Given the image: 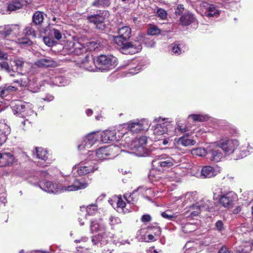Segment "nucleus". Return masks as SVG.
<instances>
[{
    "mask_svg": "<svg viewBox=\"0 0 253 253\" xmlns=\"http://www.w3.org/2000/svg\"><path fill=\"white\" fill-rule=\"evenodd\" d=\"M131 30L128 26H123L118 30L119 36L114 38V42L120 47L121 52L124 54H133L142 49L141 42L139 41L126 42L131 36Z\"/></svg>",
    "mask_w": 253,
    "mask_h": 253,
    "instance_id": "nucleus-1",
    "label": "nucleus"
},
{
    "mask_svg": "<svg viewBox=\"0 0 253 253\" xmlns=\"http://www.w3.org/2000/svg\"><path fill=\"white\" fill-rule=\"evenodd\" d=\"M120 151L122 150L116 145L102 147L98 149L96 152H89L88 159L96 161L97 158L99 160L113 158L117 156Z\"/></svg>",
    "mask_w": 253,
    "mask_h": 253,
    "instance_id": "nucleus-2",
    "label": "nucleus"
},
{
    "mask_svg": "<svg viewBox=\"0 0 253 253\" xmlns=\"http://www.w3.org/2000/svg\"><path fill=\"white\" fill-rule=\"evenodd\" d=\"M181 156L179 154H171L168 155L166 154L157 156L152 161L153 166L160 167L163 169H167L177 165L181 162Z\"/></svg>",
    "mask_w": 253,
    "mask_h": 253,
    "instance_id": "nucleus-3",
    "label": "nucleus"
},
{
    "mask_svg": "<svg viewBox=\"0 0 253 253\" xmlns=\"http://www.w3.org/2000/svg\"><path fill=\"white\" fill-rule=\"evenodd\" d=\"M147 138L142 136L133 140L127 147L132 151V153L139 157H144L149 154V150L146 147Z\"/></svg>",
    "mask_w": 253,
    "mask_h": 253,
    "instance_id": "nucleus-4",
    "label": "nucleus"
},
{
    "mask_svg": "<svg viewBox=\"0 0 253 253\" xmlns=\"http://www.w3.org/2000/svg\"><path fill=\"white\" fill-rule=\"evenodd\" d=\"M168 120V119H162L161 117L154 120L153 122L156 124L153 129L154 135L161 136L169 132L170 133L174 129V127ZM170 134L171 135L172 133H170Z\"/></svg>",
    "mask_w": 253,
    "mask_h": 253,
    "instance_id": "nucleus-5",
    "label": "nucleus"
},
{
    "mask_svg": "<svg viewBox=\"0 0 253 253\" xmlns=\"http://www.w3.org/2000/svg\"><path fill=\"white\" fill-rule=\"evenodd\" d=\"M117 59L110 55H101L97 59L98 68L101 71L109 70L115 66Z\"/></svg>",
    "mask_w": 253,
    "mask_h": 253,
    "instance_id": "nucleus-6",
    "label": "nucleus"
},
{
    "mask_svg": "<svg viewBox=\"0 0 253 253\" xmlns=\"http://www.w3.org/2000/svg\"><path fill=\"white\" fill-rule=\"evenodd\" d=\"M32 105L29 103H22L21 102H18L14 106H12V110L14 114L17 116L26 117V113L25 110L30 109L29 115H33L34 114V112L32 110Z\"/></svg>",
    "mask_w": 253,
    "mask_h": 253,
    "instance_id": "nucleus-7",
    "label": "nucleus"
},
{
    "mask_svg": "<svg viewBox=\"0 0 253 253\" xmlns=\"http://www.w3.org/2000/svg\"><path fill=\"white\" fill-rule=\"evenodd\" d=\"M238 145L239 142L237 140H222L218 144V148L227 154L234 152Z\"/></svg>",
    "mask_w": 253,
    "mask_h": 253,
    "instance_id": "nucleus-8",
    "label": "nucleus"
},
{
    "mask_svg": "<svg viewBox=\"0 0 253 253\" xmlns=\"http://www.w3.org/2000/svg\"><path fill=\"white\" fill-rule=\"evenodd\" d=\"M236 199L237 195L235 192L233 191H230L225 194L221 195L219 198V201L223 207L231 208Z\"/></svg>",
    "mask_w": 253,
    "mask_h": 253,
    "instance_id": "nucleus-9",
    "label": "nucleus"
},
{
    "mask_svg": "<svg viewBox=\"0 0 253 253\" xmlns=\"http://www.w3.org/2000/svg\"><path fill=\"white\" fill-rule=\"evenodd\" d=\"M220 172L218 168H213L210 166L203 167L201 170L200 177L202 178H210L216 176Z\"/></svg>",
    "mask_w": 253,
    "mask_h": 253,
    "instance_id": "nucleus-10",
    "label": "nucleus"
},
{
    "mask_svg": "<svg viewBox=\"0 0 253 253\" xmlns=\"http://www.w3.org/2000/svg\"><path fill=\"white\" fill-rule=\"evenodd\" d=\"M14 161V156L11 153L4 151L0 152V167L10 166Z\"/></svg>",
    "mask_w": 253,
    "mask_h": 253,
    "instance_id": "nucleus-11",
    "label": "nucleus"
},
{
    "mask_svg": "<svg viewBox=\"0 0 253 253\" xmlns=\"http://www.w3.org/2000/svg\"><path fill=\"white\" fill-rule=\"evenodd\" d=\"M98 137L97 134L92 132L86 135L82 144L78 146V148L82 150L84 148H89L98 140Z\"/></svg>",
    "mask_w": 253,
    "mask_h": 253,
    "instance_id": "nucleus-12",
    "label": "nucleus"
},
{
    "mask_svg": "<svg viewBox=\"0 0 253 253\" xmlns=\"http://www.w3.org/2000/svg\"><path fill=\"white\" fill-rule=\"evenodd\" d=\"M149 124L145 120L131 122L128 125L129 130L133 133H137L142 130L147 128Z\"/></svg>",
    "mask_w": 253,
    "mask_h": 253,
    "instance_id": "nucleus-13",
    "label": "nucleus"
},
{
    "mask_svg": "<svg viewBox=\"0 0 253 253\" xmlns=\"http://www.w3.org/2000/svg\"><path fill=\"white\" fill-rule=\"evenodd\" d=\"M35 65L40 68L55 67L57 66V62L52 58L46 57L37 60Z\"/></svg>",
    "mask_w": 253,
    "mask_h": 253,
    "instance_id": "nucleus-14",
    "label": "nucleus"
},
{
    "mask_svg": "<svg viewBox=\"0 0 253 253\" xmlns=\"http://www.w3.org/2000/svg\"><path fill=\"white\" fill-rule=\"evenodd\" d=\"M85 161L86 165L84 166V164H81V166L78 168L77 172L79 175H84L93 172L98 169L96 166L89 165L88 162L90 160L88 159V157ZM91 161H93L92 160Z\"/></svg>",
    "mask_w": 253,
    "mask_h": 253,
    "instance_id": "nucleus-15",
    "label": "nucleus"
},
{
    "mask_svg": "<svg viewBox=\"0 0 253 253\" xmlns=\"http://www.w3.org/2000/svg\"><path fill=\"white\" fill-rule=\"evenodd\" d=\"M32 0H13L7 3V10L13 11L21 8L23 5L31 3Z\"/></svg>",
    "mask_w": 253,
    "mask_h": 253,
    "instance_id": "nucleus-16",
    "label": "nucleus"
},
{
    "mask_svg": "<svg viewBox=\"0 0 253 253\" xmlns=\"http://www.w3.org/2000/svg\"><path fill=\"white\" fill-rule=\"evenodd\" d=\"M201 6L203 9V11L205 10L204 13L206 16L208 17H213L214 16H216L219 14L218 10L214 5L209 4L207 2H202Z\"/></svg>",
    "mask_w": 253,
    "mask_h": 253,
    "instance_id": "nucleus-17",
    "label": "nucleus"
},
{
    "mask_svg": "<svg viewBox=\"0 0 253 253\" xmlns=\"http://www.w3.org/2000/svg\"><path fill=\"white\" fill-rule=\"evenodd\" d=\"M87 19L90 22L93 23L97 29L101 30L104 29V18L102 16L93 15L88 16Z\"/></svg>",
    "mask_w": 253,
    "mask_h": 253,
    "instance_id": "nucleus-18",
    "label": "nucleus"
},
{
    "mask_svg": "<svg viewBox=\"0 0 253 253\" xmlns=\"http://www.w3.org/2000/svg\"><path fill=\"white\" fill-rule=\"evenodd\" d=\"M82 67L85 70L89 71H96V66L95 65L94 59L92 57H89L86 55L85 58L82 62Z\"/></svg>",
    "mask_w": 253,
    "mask_h": 253,
    "instance_id": "nucleus-19",
    "label": "nucleus"
},
{
    "mask_svg": "<svg viewBox=\"0 0 253 253\" xmlns=\"http://www.w3.org/2000/svg\"><path fill=\"white\" fill-rule=\"evenodd\" d=\"M10 128L5 123H0V146L7 139V135L10 133Z\"/></svg>",
    "mask_w": 253,
    "mask_h": 253,
    "instance_id": "nucleus-20",
    "label": "nucleus"
},
{
    "mask_svg": "<svg viewBox=\"0 0 253 253\" xmlns=\"http://www.w3.org/2000/svg\"><path fill=\"white\" fill-rule=\"evenodd\" d=\"M117 139L115 130H106L101 134V140L103 143H108Z\"/></svg>",
    "mask_w": 253,
    "mask_h": 253,
    "instance_id": "nucleus-21",
    "label": "nucleus"
},
{
    "mask_svg": "<svg viewBox=\"0 0 253 253\" xmlns=\"http://www.w3.org/2000/svg\"><path fill=\"white\" fill-rule=\"evenodd\" d=\"M195 20L193 15L189 12L185 13L180 18V24L182 26H188Z\"/></svg>",
    "mask_w": 253,
    "mask_h": 253,
    "instance_id": "nucleus-22",
    "label": "nucleus"
},
{
    "mask_svg": "<svg viewBox=\"0 0 253 253\" xmlns=\"http://www.w3.org/2000/svg\"><path fill=\"white\" fill-rule=\"evenodd\" d=\"M35 150V153H34V155H36L38 159L44 162L47 160L48 158L47 152L45 149L42 147H36Z\"/></svg>",
    "mask_w": 253,
    "mask_h": 253,
    "instance_id": "nucleus-23",
    "label": "nucleus"
},
{
    "mask_svg": "<svg viewBox=\"0 0 253 253\" xmlns=\"http://www.w3.org/2000/svg\"><path fill=\"white\" fill-rule=\"evenodd\" d=\"M211 160L214 162H219L223 158L221 151L216 148L212 149L211 151Z\"/></svg>",
    "mask_w": 253,
    "mask_h": 253,
    "instance_id": "nucleus-24",
    "label": "nucleus"
},
{
    "mask_svg": "<svg viewBox=\"0 0 253 253\" xmlns=\"http://www.w3.org/2000/svg\"><path fill=\"white\" fill-rule=\"evenodd\" d=\"M88 185L87 183L84 181H80L77 180L75 181L73 184L68 186V188H71L70 190H79L82 189H85L87 188Z\"/></svg>",
    "mask_w": 253,
    "mask_h": 253,
    "instance_id": "nucleus-25",
    "label": "nucleus"
},
{
    "mask_svg": "<svg viewBox=\"0 0 253 253\" xmlns=\"http://www.w3.org/2000/svg\"><path fill=\"white\" fill-rule=\"evenodd\" d=\"M149 178L152 181H157L162 178L161 170L152 169L148 175Z\"/></svg>",
    "mask_w": 253,
    "mask_h": 253,
    "instance_id": "nucleus-26",
    "label": "nucleus"
},
{
    "mask_svg": "<svg viewBox=\"0 0 253 253\" xmlns=\"http://www.w3.org/2000/svg\"><path fill=\"white\" fill-rule=\"evenodd\" d=\"M86 47L90 51L100 50L103 47V44L99 41H93L88 42L86 43Z\"/></svg>",
    "mask_w": 253,
    "mask_h": 253,
    "instance_id": "nucleus-27",
    "label": "nucleus"
},
{
    "mask_svg": "<svg viewBox=\"0 0 253 253\" xmlns=\"http://www.w3.org/2000/svg\"><path fill=\"white\" fill-rule=\"evenodd\" d=\"M43 19V13L40 11L36 12L33 16V22L36 25H41Z\"/></svg>",
    "mask_w": 253,
    "mask_h": 253,
    "instance_id": "nucleus-28",
    "label": "nucleus"
},
{
    "mask_svg": "<svg viewBox=\"0 0 253 253\" xmlns=\"http://www.w3.org/2000/svg\"><path fill=\"white\" fill-rule=\"evenodd\" d=\"M84 46L78 42H76L74 50L72 54L79 55L84 53L85 51Z\"/></svg>",
    "mask_w": 253,
    "mask_h": 253,
    "instance_id": "nucleus-29",
    "label": "nucleus"
},
{
    "mask_svg": "<svg viewBox=\"0 0 253 253\" xmlns=\"http://www.w3.org/2000/svg\"><path fill=\"white\" fill-rule=\"evenodd\" d=\"M116 208L117 211L119 212L124 213V209L126 206V203L123 201L121 196L116 198Z\"/></svg>",
    "mask_w": 253,
    "mask_h": 253,
    "instance_id": "nucleus-30",
    "label": "nucleus"
},
{
    "mask_svg": "<svg viewBox=\"0 0 253 253\" xmlns=\"http://www.w3.org/2000/svg\"><path fill=\"white\" fill-rule=\"evenodd\" d=\"M178 142L183 146H188L195 145L196 141L194 139H189L187 136H183L179 138Z\"/></svg>",
    "mask_w": 253,
    "mask_h": 253,
    "instance_id": "nucleus-31",
    "label": "nucleus"
},
{
    "mask_svg": "<svg viewBox=\"0 0 253 253\" xmlns=\"http://www.w3.org/2000/svg\"><path fill=\"white\" fill-rule=\"evenodd\" d=\"M188 118H191L194 122H204L208 120L209 117L206 115L191 114L189 115Z\"/></svg>",
    "mask_w": 253,
    "mask_h": 253,
    "instance_id": "nucleus-32",
    "label": "nucleus"
},
{
    "mask_svg": "<svg viewBox=\"0 0 253 253\" xmlns=\"http://www.w3.org/2000/svg\"><path fill=\"white\" fill-rule=\"evenodd\" d=\"M11 34L9 25L0 26V38H6Z\"/></svg>",
    "mask_w": 253,
    "mask_h": 253,
    "instance_id": "nucleus-33",
    "label": "nucleus"
},
{
    "mask_svg": "<svg viewBox=\"0 0 253 253\" xmlns=\"http://www.w3.org/2000/svg\"><path fill=\"white\" fill-rule=\"evenodd\" d=\"M252 250V247L249 243L246 242L237 250L235 253H250Z\"/></svg>",
    "mask_w": 253,
    "mask_h": 253,
    "instance_id": "nucleus-34",
    "label": "nucleus"
},
{
    "mask_svg": "<svg viewBox=\"0 0 253 253\" xmlns=\"http://www.w3.org/2000/svg\"><path fill=\"white\" fill-rule=\"evenodd\" d=\"M148 232L152 233L157 238H159L161 234V228L160 226L156 225L153 226H149L147 227Z\"/></svg>",
    "mask_w": 253,
    "mask_h": 253,
    "instance_id": "nucleus-35",
    "label": "nucleus"
},
{
    "mask_svg": "<svg viewBox=\"0 0 253 253\" xmlns=\"http://www.w3.org/2000/svg\"><path fill=\"white\" fill-rule=\"evenodd\" d=\"M111 4V0H95L92 3L94 6L107 7Z\"/></svg>",
    "mask_w": 253,
    "mask_h": 253,
    "instance_id": "nucleus-36",
    "label": "nucleus"
},
{
    "mask_svg": "<svg viewBox=\"0 0 253 253\" xmlns=\"http://www.w3.org/2000/svg\"><path fill=\"white\" fill-rule=\"evenodd\" d=\"M161 30L155 25H150L147 29V34L150 36H156L161 33Z\"/></svg>",
    "mask_w": 253,
    "mask_h": 253,
    "instance_id": "nucleus-37",
    "label": "nucleus"
},
{
    "mask_svg": "<svg viewBox=\"0 0 253 253\" xmlns=\"http://www.w3.org/2000/svg\"><path fill=\"white\" fill-rule=\"evenodd\" d=\"M17 88L13 86L5 85L0 92V95L1 97L6 96L8 93L11 91H15Z\"/></svg>",
    "mask_w": 253,
    "mask_h": 253,
    "instance_id": "nucleus-38",
    "label": "nucleus"
},
{
    "mask_svg": "<svg viewBox=\"0 0 253 253\" xmlns=\"http://www.w3.org/2000/svg\"><path fill=\"white\" fill-rule=\"evenodd\" d=\"M190 215L192 216H197L201 212V207L197 204L190 207Z\"/></svg>",
    "mask_w": 253,
    "mask_h": 253,
    "instance_id": "nucleus-39",
    "label": "nucleus"
},
{
    "mask_svg": "<svg viewBox=\"0 0 253 253\" xmlns=\"http://www.w3.org/2000/svg\"><path fill=\"white\" fill-rule=\"evenodd\" d=\"M192 153L193 155H197L200 157H204L206 155L207 151L205 148H198L196 149H193L192 150Z\"/></svg>",
    "mask_w": 253,
    "mask_h": 253,
    "instance_id": "nucleus-40",
    "label": "nucleus"
},
{
    "mask_svg": "<svg viewBox=\"0 0 253 253\" xmlns=\"http://www.w3.org/2000/svg\"><path fill=\"white\" fill-rule=\"evenodd\" d=\"M248 148H249L248 150H245V148L244 147H242L241 148V150L239 151V153L238 154V158L237 159H242L246 156H247L249 152H250V149H252V148L250 147V145L248 144Z\"/></svg>",
    "mask_w": 253,
    "mask_h": 253,
    "instance_id": "nucleus-41",
    "label": "nucleus"
},
{
    "mask_svg": "<svg viewBox=\"0 0 253 253\" xmlns=\"http://www.w3.org/2000/svg\"><path fill=\"white\" fill-rule=\"evenodd\" d=\"M86 210L87 214L91 215L97 211V206L96 204H90L86 207Z\"/></svg>",
    "mask_w": 253,
    "mask_h": 253,
    "instance_id": "nucleus-42",
    "label": "nucleus"
},
{
    "mask_svg": "<svg viewBox=\"0 0 253 253\" xmlns=\"http://www.w3.org/2000/svg\"><path fill=\"white\" fill-rule=\"evenodd\" d=\"M15 66L16 67V70L17 72H19L22 71V69L24 67V62L22 59L17 58L14 60Z\"/></svg>",
    "mask_w": 253,
    "mask_h": 253,
    "instance_id": "nucleus-43",
    "label": "nucleus"
},
{
    "mask_svg": "<svg viewBox=\"0 0 253 253\" xmlns=\"http://www.w3.org/2000/svg\"><path fill=\"white\" fill-rule=\"evenodd\" d=\"M23 33L25 35L27 36H32L34 37H36V32L31 26H29L26 27L23 30Z\"/></svg>",
    "mask_w": 253,
    "mask_h": 253,
    "instance_id": "nucleus-44",
    "label": "nucleus"
},
{
    "mask_svg": "<svg viewBox=\"0 0 253 253\" xmlns=\"http://www.w3.org/2000/svg\"><path fill=\"white\" fill-rule=\"evenodd\" d=\"M11 34L14 35L15 36L19 35L20 33V28L19 25H10Z\"/></svg>",
    "mask_w": 253,
    "mask_h": 253,
    "instance_id": "nucleus-45",
    "label": "nucleus"
},
{
    "mask_svg": "<svg viewBox=\"0 0 253 253\" xmlns=\"http://www.w3.org/2000/svg\"><path fill=\"white\" fill-rule=\"evenodd\" d=\"M75 42H75L69 41L65 45L64 48L65 50H67L68 51L69 54H72L75 45Z\"/></svg>",
    "mask_w": 253,
    "mask_h": 253,
    "instance_id": "nucleus-46",
    "label": "nucleus"
},
{
    "mask_svg": "<svg viewBox=\"0 0 253 253\" xmlns=\"http://www.w3.org/2000/svg\"><path fill=\"white\" fill-rule=\"evenodd\" d=\"M42 190L45 188L49 189L52 190L53 189H59L57 184H53L50 181H45L43 183V187H41Z\"/></svg>",
    "mask_w": 253,
    "mask_h": 253,
    "instance_id": "nucleus-47",
    "label": "nucleus"
},
{
    "mask_svg": "<svg viewBox=\"0 0 253 253\" xmlns=\"http://www.w3.org/2000/svg\"><path fill=\"white\" fill-rule=\"evenodd\" d=\"M0 67L3 69L5 70L8 73L10 74V75L11 76H14V75L13 74L14 73L13 71H11L10 69V67L9 66L8 63L6 62H2L0 63Z\"/></svg>",
    "mask_w": 253,
    "mask_h": 253,
    "instance_id": "nucleus-48",
    "label": "nucleus"
},
{
    "mask_svg": "<svg viewBox=\"0 0 253 253\" xmlns=\"http://www.w3.org/2000/svg\"><path fill=\"white\" fill-rule=\"evenodd\" d=\"M157 14L158 16L160 17L161 19L164 20L167 18V13L166 11L162 8H159L157 9Z\"/></svg>",
    "mask_w": 253,
    "mask_h": 253,
    "instance_id": "nucleus-49",
    "label": "nucleus"
},
{
    "mask_svg": "<svg viewBox=\"0 0 253 253\" xmlns=\"http://www.w3.org/2000/svg\"><path fill=\"white\" fill-rule=\"evenodd\" d=\"M101 226L99 223L95 221H93L91 223L90 230L92 232H97L100 230Z\"/></svg>",
    "mask_w": 253,
    "mask_h": 253,
    "instance_id": "nucleus-50",
    "label": "nucleus"
},
{
    "mask_svg": "<svg viewBox=\"0 0 253 253\" xmlns=\"http://www.w3.org/2000/svg\"><path fill=\"white\" fill-rule=\"evenodd\" d=\"M134 193V191H133L132 193H126L124 195L125 199L128 203L133 202L134 201V198L133 197Z\"/></svg>",
    "mask_w": 253,
    "mask_h": 253,
    "instance_id": "nucleus-51",
    "label": "nucleus"
},
{
    "mask_svg": "<svg viewBox=\"0 0 253 253\" xmlns=\"http://www.w3.org/2000/svg\"><path fill=\"white\" fill-rule=\"evenodd\" d=\"M110 224L112 226H114L115 225L119 224L121 223L120 219L118 217H114L111 216L110 217Z\"/></svg>",
    "mask_w": 253,
    "mask_h": 253,
    "instance_id": "nucleus-52",
    "label": "nucleus"
},
{
    "mask_svg": "<svg viewBox=\"0 0 253 253\" xmlns=\"http://www.w3.org/2000/svg\"><path fill=\"white\" fill-rule=\"evenodd\" d=\"M215 228L218 231H222L224 229V224L222 220H219L217 221L215 224Z\"/></svg>",
    "mask_w": 253,
    "mask_h": 253,
    "instance_id": "nucleus-53",
    "label": "nucleus"
},
{
    "mask_svg": "<svg viewBox=\"0 0 253 253\" xmlns=\"http://www.w3.org/2000/svg\"><path fill=\"white\" fill-rule=\"evenodd\" d=\"M177 129L179 131L181 132H185L188 130V127L186 126L181 125L180 123H179L178 121L177 120L176 122Z\"/></svg>",
    "mask_w": 253,
    "mask_h": 253,
    "instance_id": "nucleus-54",
    "label": "nucleus"
},
{
    "mask_svg": "<svg viewBox=\"0 0 253 253\" xmlns=\"http://www.w3.org/2000/svg\"><path fill=\"white\" fill-rule=\"evenodd\" d=\"M52 31L53 32L54 37L56 40H59L62 38V36L60 31L55 29H53Z\"/></svg>",
    "mask_w": 253,
    "mask_h": 253,
    "instance_id": "nucleus-55",
    "label": "nucleus"
},
{
    "mask_svg": "<svg viewBox=\"0 0 253 253\" xmlns=\"http://www.w3.org/2000/svg\"><path fill=\"white\" fill-rule=\"evenodd\" d=\"M171 50L175 54H179L181 53V49L179 46L175 44L171 45Z\"/></svg>",
    "mask_w": 253,
    "mask_h": 253,
    "instance_id": "nucleus-56",
    "label": "nucleus"
},
{
    "mask_svg": "<svg viewBox=\"0 0 253 253\" xmlns=\"http://www.w3.org/2000/svg\"><path fill=\"white\" fill-rule=\"evenodd\" d=\"M64 80L63 78L60 77H56L54 80L55 84L59 86L64 85V84L63 83V81Z\"/></svg>",
    "mask_w": 253,
    "mask_h": 253,
    "instance_id": "nucleus-57",
    "label": "nucleus"
},
{
    "mask_svg": "<svg viewBox=\"0 0 253 253\" xmlns=\"http://www.w3.org/2000/svg\"><path fill=\"white\" fill-rule=\"evenodd\" d=\"M151 219V216L148 214L143 215L141 218V221L144 223L149 222Z\"/></svg>",
    "mask_w": 253,
    "mask_h": 253,
    "instance_id": "nucleus-58",
    "label": "nucleus"
},
{
    "mask_svg": "<svg viewBox=\"0 0 253 253\" xmlns=\"http://www.w3.org/2000/svg\"><path fill=\"white\" fill-rule=\"evenodd\" d=\"M161 215L163 217L169 220H171L173 218L176 217L175 215L168 214L166 211L162 212Z\"/></svg>",
    "mask_w": 253,
    "mask_h": 253,
    "instance_id": "nucleus-59",
    "label": "nucleus"
},
{
    "mask_svg": "<svg viewBox=\"0 0 253 253\" xmlns=\"http://www.w3.org/2000/svg\"><path fill=\"white\" fill-rule=\"evenodd\" d=\"M147 239L148 240L146 241V242H154L157 240V238L152 233H150L147 235Z\"/></svg>",
    "mask_w": 253,
    "mask_h": 253,
    "instance_id": "nucleus-60",
    "label": "nucleus"
},
{
    "mask_svg": "<svg viewBox=\"0 0 253 253\" xmlns=\"http://www.w3.org/2000/svg\"><path fill=\"white\" fill-rule=\"evenodd\" d=\"M145 44L148 47H153L155 45V42L154 41V40H145Z\"/></svg>",
    "mask_w": 253,
    "mask_h": 253,
    "instance_id": "nucleus-61",
    "label": "nucleus"
},
{
    "mask_svg": "<svg viewBox=\"0 0 253 253\" xmlns=\"http://www.w3.org/2000/svg\"><path fill=\"white\" fill-rule=\"evenodd\" d=\"M43 41L44 43L48 46H51L53 44V41L50 40V39L48 37H44L43 38Z\"/></svg>",
    "mask_w": 253,
    "mask_h": 253,
    "instance_id": "nucleus-62",
    "label": "nucleus"
},
{
    "mask_svg": "<svg viewBox=\"0 0 253 253\" xmlns=\"http://www.w3.org/2000/svg\"><path fill=\"white\" fill-rule=\"evenodd\" d=\"M184 10V7L183 5L179 4L177 7V9L175 11L176 14L180 15L182 12H183Z\"/></svg>",
    "mask_w": 253,
    "mask_h": 253,
    "instance_id": "nucleus-63",
    "label": "nucleus"
},
{
    "mask_svg": "<svg viewBox=\"0 0 253 253\" xmlns=\"http://www.w3.org/2000/svg\"><path fill=\"white\" fill-rule=\"evenodd\" d=\"M218 253H230V252L225 247L223 246L219 249Z\"/></svg>",
    "mask_w": 253,
    "mask_h": 253,
    "instance_id": "nucleus-64",
    "label": "nucleus"
}]
</instances>
